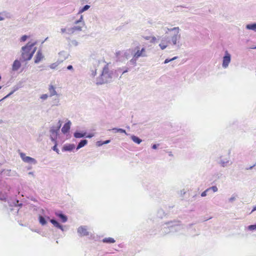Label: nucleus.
I'll return each mask as SVG.
<instances>
[{
    "label": "nucleus",
    "mask_w": 256,
    "mask_h": 256,
    "mask_svg": "<svg viewBox=\"0 0 256 256\" xmlns=\"http://www.w3.org/2000/svg\"><path fill=\"white\" fill-rule=\"evenodd\" d=\"M64 52H60V53H59V54H64Z\"/></svg>",
    "instance_id": "nucleus-59"
},
{
    "label": "nucleus",
    "mask_w": 256,
    "mask_h": 256,
    "mask_svg": "<svg viewBox=\"0 0 256 256\" xmlns=\"http://www.w3.org/2000/svg\"><path fill=\"white\" fill-rule=\"evenodd\" d=\"M131 139L134 142L137 144H140L142 142V140L140 138L134 135L131 136Z\"/></svg>",
    "instance_id": "nucleus-22"
},
{
    "label": "nucleus",
    "mask_w": 256,
    "mask_h": 256,
    "mask_svg": "<svg viewBox=\"0 0 256 256\" xmlns=\"http://www.w3.org/2000/svg\"><path fill=\"white\" fill-rule=\"evenodd\" d=\"M55 214L56 216L59 218L61 220L62 222H66L68 220V217L66 215L60 212H55Z\"/></svg>",
    "instance_id": "nucleus-12"
},
{
    "label": "nucleus",
    "mask_w": 256,
    "mask_h": 256,
    "mask_svg": "<svg viewBox=\"0 0 256 256\" xmlns=\"http://www.w3.org/2000/svg\"><path fill=\"white\" fill-rule=\"evenodd\" d=\"M70 122L68 121L64 124V126L62 128V132L64 134H66L69 131L70 129Z\"/></svg>",
    "instance_id": "nucleus-17"
},
{
    "label": "nucleus",
    "mask_w": 256,
    "mask_h": 256,
    "mask_svg": "<svg viewBox=\"0 0 256 256\" xmlns=\"http://www.w3.org/2000/svg\"><path fill=\"white\" fill-rule=\"evenodd\" d=\"M218 164H220L222 167L224 168L230 166L232 164V162L230 160V156L226 157L221 156L219 158Z\"/></svg>",
    "instance_id": "nucleus-7"
},
{
    "label": "nucleus",
    "mask_w": 256,
    "mask_h": 256,
    "mask_svg": "<svg viewBox=\"0 0 256 256\" xmlns=\"http://www.w3.org/2000/svg\"><path fill=\"white\" fill-rule=\"evenodd\" d=\"M158 146H160V144H154L152 145V149L156 150V149L158 148Z\"/></svg>",
    "instance_id": "nucleus-43"
},
{
    "label": "nucleus",
    "mask_w": 256,
    "mask_h": 256,
    "mask_svg": "<svg viewBox=\"0 0 256 256\" xmlns=\"http://www.w3.org/2000/svg\"><path fill=\"white\" fill-rule=\"evenodd\" d=\"M61 124H60L56 127L52 126L50 128V138L52 142L56 141L57 136L60 128Z\"/></svg>",
    "instance_id": "nucleus-6"
},
{
    "label": "nucleus",
    "mask_w": 256,
    "mask_h": 256,
    "mask_svg": "<svg viewBox=\"0 0 256 256\" xmlns=\"http://www.w3.org/2000/svg\"><path fill=\"white\" fill-rule=\"evenodd\" d=\"M135 52L134 54V56H135V58L138 59L140 57H146L147 54H142L141 51L140 50V46H136L134 48Z\"/></svg>",
    "instance_id": "nucleus-11"
},
{
    "label": "nucleus",
    "mask_w": 256,
    "mask_h": 256,
    "mask_svg": "<svg viewBox=\"0 0 256 256\" xmlns=\"http://www.w3.org/2000/svg\"><path fill=\"white\" fill-rule=\"evenodd\" d=\"M150 38V36H146L145 38V39L146 40H149Z\"/></svg>",
    "instance_id": "nucleus-57"
},
{
    "label": "nucleus",
    "mask_w": 256,
    "mask_h": 256,
    "mask_svg": "<svg viewBox=\"0 0 256 256\" xmlns=\"http://www.w3.org/2000/svg\"><path fill=\"white\" fill-rule=\"evenodd\" d=\"M236 200V196H232V197H230L228 200L230 202H232Z\"/></svg>",
    "instance_id": "nucleus-37"
},
{
    "label": "nucleus",
    "mask_w": 256,
    "mask_h": 256,
    "mask_svg": "<svg viewBox=\"0 0 256 256\" xmlns=\"http://www.w3.org/2000/svg\"><path fill=\"white\" fill-rule=\"evenodd\" d=\"M58 65V63L54 62L50 66V67L52 69H55Z\"/></svg>",
    "instance_id": "nucleus-34"
},
{
    "label": "nucleus",
    "mask_w": 256,
    "mask_h": 256,
    "mask_svg": "<svg viewBox=\"0 0 256 256\" xmlns=\"http://www.w3.org/2000/svg\"><path fill=\"white\" fill-rule=\"evenodd\" d=\"M96 146H100L104 144L103 142L102 141H98L96 142Z\"/></svg>",
    "instance_id": "nucleus-42"
},
{
    "label": "nucleus",
    "mask_w": 256,
    "mask_h": 256,
    "mask_svg": "<svg viewBox=\"0 0 256 256\" xmlns=\"http://www.w3.org/2000/svg\"><path fill=\"white\" fill-rule=\"evenodd\" d=\"M102 242L104 243H114L116 241L115 240L112 238H106L102 240Z\"/></svg>",
    "instance_id": "nucleus-23"
},
{
    "label": "nucleus",
    "mask_w": 256,
    "mask_h": 256,
    "mask_svg": "<svg viewBox=\"0 0 256 256\" xmlns=\"http://www.w3.org/2000/svg\"><path fill=\"white\" fill-rule=\"evenodd\" d=\"M138 60V59L135 58V56H133L132 58L128 62V64L130 65L136 66Z\"/></svg>",
    "instance_id": "nucleus-29"
},
{
    "label": "nucleus",
    "mask_w": 256,
    "mask_h": 256,
    "mask_svg": "<svg viewBox=\"0 0 256 256\" xmlns=\"http://www.w3.org/2000/svg\"><path fill=\"white\" fill-rule=\"evenodd\" d=\"M172 153L170 152V154H169V156H172Z\"/></svg>",
    "instance_id": "nucleus-64"
},
{
    "label": "nucleus",
    "mask_w": 256,
    "mask_h": 256,
    "mask_svg": "<svg viewBox=\"0 0 256 256\" xmlns=\"http://www.w3.org/2000/svg\"><path fill=\"white\" fill-rule=\"evenodd\" d=\"M38 220L42 226L46 224L47 223L46 218L42 216H39Z\"/></svg>",
    "instance_id": "nucleus-26"
},
{
    "label": "nucleus",
    "mask_w": 256,
    "mask_h": 256,
    "mask_svg": "<svg viewBox=\"0 0 256 256\" xmlns=\"http://www.w3.org/2000/svg\"><path fill=\"white\" fill-rule=\"evenodd\" d=\"M75 148V145L74 144H68L64 146L62 148V151H69L72 150Z\"/></svg>",
    "instance_id": "nucleus-16"
},
{
    "label": "nucleus",
    "mask_w": 256,
    "mask_h": 256,
    "mask_svg": "<svg viewBox=\"0 0 256 256\" xmlns=\"http://www.w3.org/2000/svg\"><path fill=\"white\" fill-rule=\"evenodd\" d=\"M112 79V74L109 71L108 66H106L100 76L96 78V84H102L110 82Z\"/></svg>",
    "instance_id": "nucleus-3"
},
{
    "label": "nucleus",
    "mask_w": 256,
    "mask_h": 256,
    "mask_svg": "<svg viewBox=\"0 0 256 256\" xmlns=\"http://www.w3.org/2000/svg\"><path fill=\"white\" fill-rule=\"evenodd\" d=\"M94 136V134H90L88 135L86 134V136L84 137H86L87 138H92Z\"/></svg>",
    "instance_id": "nucleus-45"
},
{
    "label": "nucleus",
    "mask_w": 256,
    "mask_h": 256,
    "mask_svg": "<svg viewBox=\"0 0 256 256\" xmlns=\"http://www.w3.org/2000/svg\"><path fill=\"white\" fill-rule=\"evenodd\" d=\"M53 142L54 143V146L52 148V150H53L55 151L56 152L57 154H59L60 150L57 148V144H58L57 142L55 141V142Z\"/></svg>",
    "instance_id": "nucleus-31"
},
{
    "label": "nucleus",
    "mask_w": 256,
    "mask_h": 256,
    "mask_svg": "<svg viewBox=\"0 0 256 256\" xmlns=\"http://www.w3.org/2000/svg\"><path fill=\"white\" fill-rule=\"evenodd\" d=\"M67 30H68V28H62L60 29L61 32L62 33H64V32L67 33Z\"/></svg>",
    "instance_id": "nucleus-46"
},
{
    "label": "nucleus",
    "mask_w": 256,
    "mask_h": 256,
    "mask_svg": "<svg viewBox=\"0 0 256 256\" xmlns=\"http://www.w3.org/2000/svg\"><path fill=\"white\" fill-rule=\"evenodd\" d=\"M110 140H106L105 141H103V144H108V143H110Z\"/></svg>",
    "instance_id": "nucleus-50"
},
{
    "label": "nucleus",
    "mask_w": 256,
    "mask_h": 256,
    "mask_svg": "<svg viewBox=\"0 0 256 256\" xmlns=\"http://www.w3.org/2000/svg\"><path fill=\"white\" fill-rule=\"evenodd\" d=\"M140 50L141 51L142 54H146V49L145 47H143L142 48H140Z\"/></svg>",
    "instance_id": "nucleus-38"
},
{
    "label": "nucleus",
    "mask_w": 256,
    "mask_h": 256,
    "mask_svg": "<svg viewBox=\"0 0 256 256\" xmlns=\"http://www.w3.org/2000/svg\"><path fill=\"white\" fill-rule=\"evenodd\" d=\"M36 48H34V50H32V52H34H34H36Z\"/></svg>",
    "instance_id": "nucleus-58"
},
{
    "label": "nucleus",
    "mask_w": 256,
    "mask_h": 256,
    "mask_svg": "<svg viewBox=\"0 0 256 256\" xmlns=\"http://www.w3.org/2000/svg\"><path fill=\"white\" fill-rule=\"evenodd\" d=\"M48 98V95L47 94H44L40 96V98L42 100H46Z\"/></svg>",
    "instance_id": "nucleus-39"
},
{
    "label": "nucleus",
    "mask_w": 256,
    "mask_h": 256,
    "mask_svg": "<svg viewBox=\"0 0 256 256\" xmlns=\"http://www.w3.org/2000/svg\"><path fill=\"white\" fill-rule=\"evenodd\" d=\"M246 28L247 30H252L254 32H256V23H252L250 24H248L246 25Z\"/></svg>",
    "instance_id": "nucleus-20"
},
{
    "label": "nucleus",
    "mask_w": 256,
    "mask_h": 256,
    "mask_svg": "<svg viewBox=\"0 0 256 256\" xmlns=\"http://www.w3.org/2000/svg\"><path fill=\"white\" fill-rule=\"evenodd\" d=\"M177 58H178L177 56H174L173 58H170V59H171V60L172 61V60H176Z\"/></svg>",
    "instance_id": "nucleus-54"
},
{
    "label": "nucleus",
    "mask_w": 256,
    "mask_h": 256,
    "mask_svg": "<svg viewBox=\"0 0 256 256\" xmlns=\"http://www.w3.org/2000/svg\"><path fill=\"white\" fill-rule=\"evenodd\" d=\"M208 189L209 192L210 190H212L214 192H216L218 190V188L216 187V186H212L208 188Z\"/></svg>",
    "instance_id": "nucleus-33"
},
{
    "label": "nucleus",
    "mask_w": 256,
    "mask_h": 256,
    "mask_svg": "<svg viewBox=\"0 0 256 256\" xmlns=\"http://www.w3.org/2000/svg\"><path fill=\"white\" fill-rule=\"evenodd\" d=\"M231 60V55L228 50L224 52V55L222 58V66L224 68H226Z\"/></svg>",
    "instance_id": "nucleus-8"
},
{
    "label": "nucleus",
    "mask_w": 256,
    "mask_h": 256,
    "mask_svg": "<svg viewBox=\"0 0 256 256\" xmlns=\"http://www.w3.org/2000/svg\"><path fill=\"white\" fill-rule=\"evenodd\" d=\"M128 72V69H126V70H124L122 74H124V73H126V72Z\"/></svg>",
    "instance_id": "nucleus-56"
},
{
    "label": "nucleus",
    "mask_w": 256,
    "mask_h": 256,
    "mask_svg": "<svg viewBox=\"0 0 256 256\" xmlns=\"http://www.w3.org/2000/svg\"><path fill=\"white\" fill-rule=\"evenodd\" d=\"M255 165H256V164H254V166H250L249 168H246V169H247V170H251V169H252V168L255 166Z\"/></svg>",
    "instance_id": "nucleus-53"
},
{
    "label": "nucleus",
    "mask_w": 256,
    "mask_h": 256,
    "mask_svg": "<svg viewBox=\"0 0 256 256\" xmlns=\"http://www.w3.org/2000/svg\"><path fill=\"white\" fill-rule=\"evenodd\" d=\"M36 44V42L32 43L29 42L25 46L22 48L20 61L24 62L31 60L34 55V52H31V50Z\"/></svg>",
    "instance_id": "nucleus-1"
},
{
    "label": "nucleus",
    "mask_w": 256,
    "mask_h": 256,
    "mask_svg": "<svg viewBox=\"0 0 256 256\" xmlns=\"http://www.w3.org/2000/svg\"><path fill=\"white\" fill-rule=\"evenodd\" d=\"M168 44H164V42H160L159 44V46L162 50H164L168 46Z\"/></svg>",
    "instance_id": "nucleus-32"
},
{
    "label": "nucleus",
    "mask_w": 256,
    "mask_h": 256,
    "mask_svg": "<svg viewBox=\"0 0 256 256\" xmlns=\"http://www.w3.org/2000/svg\"><path fill=\"white\" fill-rule=\"evenodd\" d=\"M252 48V49H256V46H255V48Z\"/></svg>",
    "instance_id": "nucleus-61"
},
{
    "label": "nucleus",
    "mask_w": 256,
    "mask_h": 256,
    "mask_svg": "<svg viewBox=\"0 0 256 256\" xmlns=\"http://www.w3.org/2000/svg\"><path fill=\"white\" fill-rule=\"evenodd\" d=\"M74 26L70 28H68L67 30V34H74L76 31H81L82 27L84 26L85 23L83 20V16H80L79 20H76L74 22Z\"/></svg>",
    "instance_id": "nucleus-4"
},
{
    "label": "nucleus",
    "mask_w": 256,
    "mask_h": 256,
    "mask_svg": "<svg viewBox=\"0 0 256 256\" xmlns=\"http://www.w3.org/2000/svg\"><path fill=\"white\" fill-rule=\"evenodd\" d=\"M245 230H248L252 232L256 230V224H254L250 225L246 227H245Z\"/></svg>",
    "instance_id": "nucleus-25"
},
{
    "label": "nucleus",
    "mask_w": 256,
    "mask_h": 256,
    "mask_svg": "<svg viewBox=\"0 0 256 256\" xmlns=\"http://www.w3.org/2000/svg\"><path fill=\"white\" fill-rule=\"evenodd\" d=\"M31 168H32V167H31V166H30V167H28V170H30Z\"/></svg>",
    "instance_id": "nucleus-62"
},
{
    "label": "nucleus",
    "mask_w": 256,
    "mask_h": 256,
    "mask_svg": "<svg viewBox=\"0 0 256 256\" xmlns=\"http://www.w3.org/2000/svg\"><path fill=\"white\" fill-rule=\"evenodd\" d=\"M255 210H256V206L253 208L252 212H254Z\"/></svg>",
    "instance_id": "nucleus-55"
},
{
    "label": "nucleus",
    "mask_w": 256,
    "mask_h": 256,
    "mask_svg": "<svg viewBox=\"0 0 256 256\" xmlns=\"http://www.w3.org/2000/svg\"><path fill=\"white\" fill-rule=\"evenodd\" d=\"M49 92L50 93V96L57 94L55 90V88L52 86H50Z\"/></svg>",
    "instance_id": "nucleus-24"
},
{
    "label": "nucleus",
    "mask_w": 256,
    "mask_h": 256,
    "mask_svg": "<svg viewBox=\"0 0 256 256\" xmlns=\"http://www.w3.org/2000/svg\"><path fill=\"white\" fill-rule=\"evenodd\" d=\"M172 30H174V32L170 38H169V40H170V44L172 45L176 46L179 44L180 40L181 38V35L180 33V29L179 27H174L172 28Z\"/></svg>",
    "instance_id": "nucleus-5"
},
{
    "label": "nucleus",
    "mask_w": 256,
    "mask_h": 256,
    "mask_svg": "<svg viewBox=\"0 0 256 256\" xmlns=\"http://www.w3.org/2000/svg\"><path fill=\"white\" fill-rule=\"evenodd\" d=\"M172 28H164V30L166 31V34H168V32H174V30H172Z\"/></svg>",
    "instance_id": "nucleus-40"
},
{
    "label": "nucleus",
    "mask_w": 256,
    "mask_h": 256,
    "mask_svg": "<svg viewBox=\"0 0 256 256\" xmlns=\"http://www.w3.org/2000/svg\"><path fill=\"white\" fill-rule=\"evenodd\" d=\"M112 130H113L114 132L124 133L128 135V134L126 132V130L122 128H113Z\"/></svg>",
    "instance_id": "nucleus-27"
},
{
    "label": "nucleus",
    "mask_w": 256,
    "mask_h": 256,
    "mask_svg": "<svg viewBox=\"0 0 256 256\" xmlns=\"http://www.w3.org/2000/svg\"><path fill=\"white\" fill-rule=\"evenodd\" d=\"M2 120H0V124L2 123Z\"/></svg>",
    "instance_id": "nucleus-63"
},
{
    "label": "nucleus",
    "mask_w": 256,
    "mask_h": 256,
    "mask_svg": "<svg viewBox=\"0 0 256 256\" xmlns=\"http://www.w3.org/2000/svg\"><path fill=\"white\" fill-rule=\"evenodd\" d=\"M13 92H14V91H13V92H10L9 94H8V95H6V96H4V98H3V99H5V98H7L9 97V96H10L12 94H13Z\"/></svg>",
    "instance_id": "nucleus-51"
},
{
    "label": "nucleus",
    "mask_w": 256,
    "mask_h": 256,
    "mask_svg": "<svg viewBox=\"0 0 256 256\" xmlns=\"http://www.w3.org/2000/svg\"><path fill=\"white\" fill-rule=\"evenodd\" d=\"M182 8V6H177V8Z\"/></svg>",
    "instance_id": "nucleus-60"
},
{
    "label": "nucleus",
    "mask_w": 256,
    "mask_h": 256,
    "mask_svg": "<svg viewBox=\"0 0 256 256\" xmlns=\"http://www.w3.org/2000/svg\"><path fill=\"white\" fill-rule=\"evenodd\" d=\"M20 154L21 158L24 162L34 164H37V161L34 158L30 156H26L25 154L20 152Z\"/></svg>",
    "instance_id": "nucleus-9"
},
{
    "label": "nucleus",
    "mask_w": 256,
    "mask_h": 256,
    "mask_svg": "<svg viewBox=\"0 0 256 256\" xmlns=\"http://www.w3.org/2000/svg\"><path fill=\"white\" fill-rule=\"evenodd\" d=\"M96 70H92V74H91L92 76H96Z\"/></svg>",
    "instance_id": "nucleus-48"
},
{
    "label": "nucleus",
    "mask_w": 256,
    "mask_h": 256,
    "mask_svg": "<svg viewBox=\"0 0 256 256\" xmlns=\"http://www.w3.org/2000/svg\"><path fill=\"white\" fill-rule=\"evenodd\" d=\"M71 42L72 44L74 46H77L78 44V42L76 40H72Z\"/></svg>",
    "instance_id": "nucleus-41"
},
{
    "label": "nucleus",
    "mask_w": 256,
    "mask_h": 256,
    "mask_svg": "<svg viewBox=\"0 0 256 256\" xmlns=\"http://www.w3.org/2000/svg\"><path fill=\"white\" fill-rule=\"evenodd\" d=\"M208 189L207 188L206 190H204V192H203L202 194H201V196L202 197H204V196H206V195H207V193L208 192Z\"/></svg>",
    "instance_id": "nucleus-36"
},
{
    "label": "nucleus",
    "mask_w": 256,
    "mask_h": 256,
    "mask_svg": "<svg viewBox=\"0 0 256 256\" xmlns=\"http://www.w3.org/2000/svg\"><path fill=\"white\" fill-rule=\"evenodd\" d=\"M10 14L6 12H0V21L4 20L6 18H10Z\"/></svg>",
    "instance_id": "nucleus-18"
},
{
    "label": "nucleus",
    "mask_w": 256,
    "mask_h": 256,
    "mask_svg": "<svg viewBox=\"0 0 256 256\" xmlns=\"http://www.w3.org/2000/svg\"><path fill=\"white\" fill-rule=\"evenodd\" d=\"M28 174H30V175H32L33 176H34V172H29Z\"/></svg>",
    "instance_id": "nucleus-52"
},
{
    "label": "nucleus",
    "mask_w": 256,
    "mask_h": 256,
    "mask_svg": "<svg viewBox=\"0 0 256 256\" xmlns=\"http://www.w3.org/2000/svg\"><path fill=\"white\" fill-rule=\"evenodd\" d=\"M50 222L56 228H60L62 231H65L66 230H65L64 228V226L60 224L57 220H56L54 219H50Z\"/></svg>",
    "instance_id": "nucleus-14"
},
{
    "label": "nucleus",
    "mask_w": 256,
    "mask_h": 256,
    "mask_svg": "<svg viewBox=\"0 0 256 256\" xmlns=\"http://www.w3.org/2000/svg\"><path fill=\"white\" fill-rule=\"evenodd\" d=\"M68 70H73V66L72 65H69L67 66Z\"/></svg>",
    "instance_id": "nucleus-47"
},
{
    "label": "nucleus",
    "mask_w": 256,
    "mask_h": 256,
    "mask_svg": "<svg viewBox=\"0 0 256 256\" xmlns=\"http://www.w3.org/2000/svg\"><path fill=\"white\" fill-rule=\"evenodd\" d=\"M172 62L171 60V59H168V58H166L164 62V64H168V62Z\"/></svg>",
    "instance_id": "nucleus-49"
},
{
    "label": "nucleus",
    "mask_w": 256,
    "mask_h": 256,
    "mask_svg": "<svg viewBox=\"0 0 256 256\" xmlns=\"http://www.w3.org/2000/svg\"><path fill=\"white\" fill-rule=\"evenodd\" d=\"M90 8V6L89 5H85L84 6H83L81 9L79 10V12L78 14L84 12L88 10Z\"/></svg>",
    "instance_id": "nucleus-28"
},
{
    "label": "nucleus",
    "mask_w": 256,
    "mask_h": 256,
    "mask_svg": "<svg viewBox=\"0 0 256 256\" xmlns=\"http://www.w3.org/2000/svg\"><path fill=\"white\" fill-rule=\"evenodd\" d=\"M28 38V36L26 35L22 36L20 38V42H25L26 39Z\"/></svg>",
    "instance_id": "nucleus-35"
},
{
    "label": "nucleus",
    "mask_w": 256,
    "mask_h": 256,
    "mask_svg": "<svg viewBox=\"0 0 256 256\" xmlns=\"http://www.w3.org/2000/svg\"><path fill=\"white\" fill-rule=\"evenodd\" d=\"M157 40V38L155 36L152 37V39L150 40L151 42H155Z\"/></svg>",
    "instance_id": "nucleus-44"
},
{
    "label": "nucleus",
    "mask_w": 256,
    "mask_h": 256,
    "mask_svg": "<svg viewBox=\"0 0 256 256\" xmlns=\"http://www.w3.org/2000/svg\"><path fill=\"white\" fill-rule=\"evenodd\" d=\"M44 58V55L42 54V52L39 50L36 56H35V59H34V62L36 64H38L39 63L43 58Z\"/></svg>",
    "instance_id": "nucleus-13"
},
{
    "label": "nucleus",
    "mask_w": 256,
    "mask_h": 256,
    "mask_svg": "<svg viewBox=\"0 0 256 256\" xmlns=\"http://www.w3.org/2000/svg\"><path fill=\"white\" fill-rule=\"evenodd\" d=\"M20 60H16L12 65V70L14 72L17 71L21 66Z\"/></svg>",
    "instance_id": "nucleus-15"
},
{
    "label": "nucleus",
    "mask_w": 256,
    "mask_h": 256,
    "mask_svg": "<svg viewBox=\"0 0 256 256\" xmlns=\"http://www.w3.org/2000/svg\"><path fill=\"white\" fill-rule=\"evenodd\" d=\"M88 144V140H82L78 144L76 150H78L80 148L84 147Z\"/></svg>",
    "instance_id": "nucleus-19"
},
{
    "label": "nucleus",
    "mask_w": 256,
    "mask_h": 256,
    "mask_svg": "<svg viewBox=\"0 0 256 256\" xmlns=\"http://www.w3.org/2000/svg\"><path fill=\"white\" fill-rule=\"evenodd\" d=\"M86 134V132H81L78 131H76L74 133V136L76 138H82L84 137Z\"/></svg>",
    "instance_id": "nucleus-21"
},
{
    "label": "nucleus",
    "mask_w": 256,
    "mask_h": 256,
    "mask_svg": "<svg viewBox=\"0 0 256 256\" xmlns=\"http://www.w3.org/2000/svg\"><path fill=\"white\" fill-rule=\"evenodd\" d=\"M181 228L182 226L179 224V222H170L163 225V227L160 230V234H165L170 232H177Z\"/></svg>",
    "instance_id": "nucleus-2"
},
{
    "label": "nucleus",
    "mask_w": 256,
    "mask_h": 256,
    "mask_svg": "<svg viewBox=\"0 0 256 256\" xmlns=\"http://www.w3.org/2000/svg\"><path fill=\"white\" fill-rule=\"evenodd\" d=\"M160 42H164V44H170V40L168 36H165L162 38Z\"/></svg>",
    "instance_id": "nucleus-30"
},
{
    "label": "nucleus",
    "mask_w": 256,
    "mask_h": 256,
    "mask_svg": "<svg viewBox=\"0 0 256 256\" xmlns=\"http://www.w3.org/2000/svg\"><path fill=\"white\" fill-rule=\"evenodd\" d=\"M78 233L80 236H88L89 232L87 230L86 226H80L78 228Z\"/></svg>",
    "instance_id": "nucleus-10"
}]
</instances>
